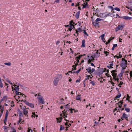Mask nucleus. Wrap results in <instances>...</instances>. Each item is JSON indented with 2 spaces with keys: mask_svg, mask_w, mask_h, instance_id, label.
<instances>
[{
  "mask_svg": "<svg viewBox=\"0 0 132 132\" xmlns=\"http://www.w3.org/2000/svg\"><path fill=\"white\" fill-rule=\"evenodd\" d=\"M85 55L84 54L83 55H79L78 56L76 57V63L75 64V66H77V65H81V63H83L84 62V60H82L81 61V62H79V60H80L81 57L83 55ZM72 66H75V65H73Z\"/></svg>",
  "mask_w": 132,
  "mask_h": 132,
  "instance_id": "nucleus-1",
  "label": "nucleus"
},
{
  "mask_svg": "<svg viewBox=\"0 0 132 132\" xmlns=\"http://www.w3.org/2000/svg\"><path fill=\"white\" fill-rule=\"evenodd\" d=\"M37 98L38 100H39L38 101L39 103H41L42 104H43L45 103L44 100L42 96L38 97Z\"/></svg>",
  "mask_w": 132,
  "mask_h": 132,
  "instance_id": "nucleus-2",
  "label": "nucleus"
},
{
  "mask_svg": "<svg viewBox=\"0 0 132 132\" xmlns=\"http://www.w3.org/2000/svg\"><path fill=\"white\" fill-rule=\"evenodd\" d=\"M98 50H97L96 52L95 53V54L92 56H91V57L93 59V60H94V58L96 57H99L100 56V53H98Z\"/></svg>",
  "mask_w": 132,
  "mask_h": 132,
  "instance_id": "nucleus-3",
  "label": "nucleus"
},
{
  "mask_svg": "<svg viewBox=\"0 0 132 132\" xmlns=\"http://www.w3.org/2000/svg\"><path fill=\"white\" fill-rule=\"evenodd\" d=\"M86 70L87 72H88L90 74L93 73L95 71V69H94L92 68L91 69V68L90 67H89L87 69H86Z\"/></svg>",
  "mask_w": 132,
  "mask_h": 132,
  "instance_id": "nucleus-4",
  "label": "nucleus"
},
{
  "mask_svg": "<svg viewBox=\"0 0 132 132\" xmlns=\"http://www.w3.org/2000/svg\"><path fill=\"white\" fill-rule=\"evenodd\" d=\"M24 102L27 105L31 108H33L34 107V105L33 104L29 103L26 101H25Z\"/></svg>",
  "mask_w": 132,
  "mask_h": 132,
  "instance_id": "nucleus-5",
  "label": "nucleus"
},
{
  "mask_svg": "<svg viewBox=\"0 0 132 132\" xmlns=\"http://www.w3.org/2000/svg\"><path fill=\"white\" fill-rule=\"evenodd\" d=\"M106 68L103 69L102 68L100 69V70L99 72V73L100 74H102L103 72L106 71Z\"/></svg>",
  "mask_w": 132,
  "mask_h": 132,
  "instance_id": "nucleus-6",
  "label": "nucleus"
},
{
  "mask_svg": "<svg viewBox=\"0 0 132 132\" xmlns=\"http://www.w3.org/2000/svg\"><path fill=\"white\" fill-rule=\"evenodd\" d=\"M128 116L127 114H125V113L124 112H123V115L121 117V120L122 121L123 120V119H125Z\"/></svg>",
  "mask_w": 132,
  "mask_h": 132,
  "instance_id": "nucleus-7",
  "label": "nucleus"
},
{
  "mask_svg": "<svg viewBox=\"0 0 132 132\" xmlns=\"http://www.w3.org/2000/svg\"><path fill=\"white\" fill-rule=\"evenodd\" d=\"M62 78V77L61 75V74H59L56 76L55 78L59 81Z\"/></svg>",
  "mask_w": 132,
  "mask_h": 132,
  "instance_id": "nucleus-8",
  "label": "nucleus"
},
{
  "mask_svg": "<svg viewBox=\"0 0 132 132\" xmlns=\"http://www.w3.org/2000/svg\"><path fill=\"white\" fill-rule=\"evenodd\" d=\"M122 63L125 66H126L127 65V62L126 60L124 58H122Z\"/></svg>",
  "mask_w": 132,
  "mask_h": 132,
  "instance_id": "nucleus-9",
  "label": "nucleus"
},
{
  "mask_svg": "<svg viewBox=\"0 0 132 132\" xmlns=\"http://www.w3.org/2000/svg\"><path fill=\"white\" fill-rule=\"evenodd\" d=\"M122 18L124 19L125 20H130L132 19V17L127 16H124L122 17Z\"/></svg>",
  "mask_w": 132,
  "mask_h": 132,
  "instance_id": "nucleus-10",
  "label": "nucleus"
},
{
  "mask_svg": "<svg viewBox=\"0 0 132 132\" xmlns=\"http://www.w3.org/2000/svg\"><path fill=\"white\" fill-rule=\"evenodd\" d=\"M81 70V68H80V69H79L78 70H77L76 71L72 72V71H70L68 72V73L71 72L72 73H78L80 72V71Z\"/></svg>",
  "mask_w": 132,
  "mask_h": 132,
  "instance_id": "nucleus-11",
  "label": "nucleus"
},
{
  "mask_svg": "<svg viewBox=\"0 0 132 132\" xmlns=\"http://www.w3.org/2000/svg\"><path fill=\"white\" fill-rule=\"evenodd\" d=\"M102 15H104V17H106L109 16L111 15V13H104L102 14Z\"/></svg>",
  "mask_w": 132,
  "mask_h": 132,
  "instance_id": "nucleus-12",
  "label": "nucleus"
},
{
  "mask_svg": "<svg viewBox=\"0 0 132 132\" xmlns=\"http://www.w3.org/2000/svg\"><path fill=\"white\" fill-rule=\"evenodd\" d=\"M14 86L15 87V88L14 89V90L16 91H19V85H18L17 86V85H14Z\"/></svg>",
  "mask_w": 132,
  "mask_h": 132,
  "instance_id": "nucleus-13",
  "label": "nucleus"
},
{
  "mask_svg": "<svg viewBox=\"0 0 132 132\" xmlns=\"http://www.w3.org/2000/svg\"><path fill=\"white\" fill-rule=\"evenodd\" d=\"M85 39H83L82 42V45L81 46V47H85Z\"/></svg>",
  "mask_w": 132,
  "mask_h": 132,
  "instance_id": "nucleus-14",
  "label": "nucleus"
},
{
  "mask_svg": "<svg viewBox=\"0 0 132 132\" xmlns=\"http://www.w3.org/2000/svg\"><path fill=\"white\" fill-rule=\"evenodd\" d=\"M92 62V60L89 59L88 61L87 62V63H88V64H90L92 66H95L94 65V64L93 63L91 62Z\"/></svg>",
  "mask_w": 132,
  "mask_h": 132,
  "instance_id": "nucleus-15",
  "label": "nucleus"
},
{
  "mask_svg": "<svg viewBox=\"0 0 132 132\" xmlns=\"http://www.w3.org/2000/svg\"><path fill=\"white\" fill-rule=\"evenodd\" d=\"M62 117L59 118H56L57 123H60L61 121V120L62 119Z\"/></svg>",
  "mask_w": 132,
  "mask_h": 132,
  "instance_id": "nucleus-16",
  "label": "nucleus"
},
{
  "mask_svg": "<svg viewBox=\"0 0 132 132\" xmlns=\"http://www.w3.org/2000/svg\"><path fill=\"white\" fill-rule=\"evenodd\" d=\"M23 112L24 114V115H26L28 113V111L26 109L23 108Z\"/></svg>",
  "mask_w": 132,
  "mask_h": 132,
  "instance_id": "nucleus-17",
  "label": "nucleus"
},
{
  "mask_svg": "<svg viewBox=\"0 0 132 132\" xmlns=\"http://www.w3.org/2000/svg\"><path fill=\"white\" fill-rule=\"evenodd\" d=\"M80 11L76 13L75 16L76 18L78 19L79 17V14H80Z\"/></svg>",
  "mask_w": 132,
  "mask_h": 132,
  "instance_id": "nucleus-18",
  "label": "nucleus"
},
{
  "mask_svg": "<svg viewBox=\"0 0 132 132\" xmlns=\"http://www.w3.org/2000/svg\"><path fill=\"white\" fill-rule=\"evenodd\" d=\"M99 22H93V25L95 26H97L99 25Z\"/></svg>",
  "mask_w": 132,
  "mask_h": 132,
  "instance_id": "nucleus-19",
  "label": "nucleus"
},
{
  "mask_svg": "<svg viewBox=\"0 0 132 132\" xmlns=\"http://www.w3.org/2000/svg\"><path fill=\"white\" fill-rule=\"evenodd\" d=\"M63 117L64 118V120L67 121H68L69 122L70 121L68 120H67V119H65V118H68V116H67V115H65V114H63Z\"/></svg>",
  "mask_w": 132,
  "mask_h": 132,
  "instance_id": "nucleus-20",
  "label": "nucleus"
},
{
  "mask_svg": "<svg viewBox=\"0 0 132 132\" xmlns=\"http://www.w3.org/2000/svg\"><path fill=\"white\" fill-rule=\"evenodd\" d=\"M80 95H78L76 97V99L78 100H80L81 97L80 96Z\"/></svg>",
  "mask_w": 132,
  "mask_h": 132,
  "instance_id": "nucleus-21",
  "label": "nucleus"
},
{
  "mask_svg": "<svg viewBox=\"0 0 132 132\" xmlns=\"http://www.w3.org/2000/svg\"><path fill=\"white\" fill-rule=\"evenodd\" d=\"M18 91H16L15 92V93L16 94L18 95H23L21 94L22 93H21L20 92H18Z\"/></svg>",
  "mask_w": 132,
  "mask_h": 132,
  "instance_id": "nucleus-22",
  "label": "nucleus"
},
{
  "mask_svg": "<svg viewBox=\"0 0 132 132\" xmlns=\"http://www.w3.org/2000/svg\"><path fill=\"white\" fill-rule=\"evenodd\" d=\"M75 24V22L73 20L71 21L70 22V26H73L74 24Z\"/></svg>",
  "mask_w": 132,
  "mask_h": 132,
  "instance_id": "nucleus-23",
  "label": "nucleus"
},
{
  "mask_svg": "<svg viewBox=\"0 0 132 132\" xmlns=\"http://www.w3.org/2000/svg\"><path fill=\"white\" fill-rule=\"evenodd\" d=\"M118 27L119 30H122L123 28V26H122V25H118Z\"/></svg>",
  "mask_w": 132,
  "mask_h": 132,
  "instance_id": "nucleus-24",
  "label": "nucleus"
},
{
  "mask_svg": "<svg viewBox=\"0 0 132 132\" xmlns=\"http://www.w3.org/2000/svg\"><path fill=\"white\" fill-rule=\"evenodd\" d=\"M119 56L115 55L114 56V57L115 58L116 57H117V59H118L119 58H121L122 57V56L120 54V52L119 53Z\"/></svg>",
  "mask_w": 132,
  "mask_h": 132,
  "instance_id": "nucleus-25",
  "label": "nucleus"
},
{
  "mask_svg": "<svg viewBox=\"0 0 132 132\" xmlns=\"http://www.w3.org/2000/svg\"><path fill=\"white\" fill-rule=\"evenodd\" d=\"M121 95V94L120 93H119L118 95H117L115 97L116 98H120Z\"/></svg>",
  "mask_w": 132,
  "mask_h": 132,
  "instance_id": "nucleus-26",
  "label": "nucleus"
},
{
  "mask_svg": "<svg viewBox=\"0 0 132 132\" xmlns=\"http://www.w3.org/2000/svg\"><path fill=\"white\" fill-rule=\"evenodd\" d=\"M57 83L58 82L55 80L54 79L53 81V84L55 86H56L57 85Z\"/></svg>",
  "mask_w": 132,
  "mask_h": 132,
  "instance_id": "nucleus-27",
  "label": "nucleus"
},
{
  "mask_svg": "<svg viewBox=\"0 0 132 132\" xmlns=\"http://www.w3.org/2000/svg\"><path fill=\"white\" fill-rule=\"evenodd\" d=\"M112 76L113 77V78L114 79L116 77L117 75L115 73H112Z\"/></svg>",
  "mask_w": 132,
  "mask_h": 132,
  "instance_id": "nucleus-28",
  "label": "nucleus"
},
{
  "mask_svg": "<svg viewBox=\"0 0 132 132\" xmlns=\"http://www.w3.org/2000/svg\"><path fill=\"white\" fill-rule=\"evenodd\" d=\"M11 63L10 62H9L8 63H4V64L6 65H7L8 66H10L11 65Z\"/></svg>",
  "mask_w": 132,
  "mask_h": 132,
  "instance_id": "nucleus-29",
  "label": "nucleus"
},
{
  "mask_svg": "<svg viewBox=\"0 0 132 132\" xmlns=\"http://www.w3.org/2000/svg\"><path fill=\"white\" fill-rule=\"evenodd\" d=\"M122 74H121V73H120V74H119L117 76V77H118V78H120V80H121L122 79L121 78V77H122Z\"/></svg>",
  "mask_w": 132,
  "mask_h": 132,
  "instance_id": "nucleus-30",
  "label": "nucleus"
},
{
  "mask_svg": "<svg viewBox=\"0 0 132 132\" xmlns=\"http://www.w3.org/2000/svg\"><path fill=\"white\" fill-rule=\"evenodd\" d=\"M103 20L102 19H100L99 18H97L96 20H95V22H98L101 21V20Z\"/></svg>",
  "mask_w": 132,
  "mask_h": 132,
  "instance_id": "nucleus-31",
  "label": "nucleus"
},
{
  "mask_svg": "<svg viewBox=\"0 0 132 132\" xmlns=\"http://www.w3.org/2000/svg\"><path fill=\"white\" fill-rule=\"evenodd\" d=\"M82 26H81V27H80L79 28H78L77 29L79 31V32H81L83 31V30H82V29L80 28V27H81Z\"/></svg>",
  "mask_w": 132,
  "mask_h": 132,
  "instance_id": "nucleus-32",
  "label": "nucleus"
},
{
  "mask_svg": "<svg viewBox=\"0 0 132 132\" xmlns=\"http://www.w3.org/2000/svg\"><path fill=\"white\" fill-rule=\"evenodd\" d=\"M83 32L84 33V34L86 35L87 36H88V34L86 32V30H83Z\"/></svg>",
  "mask_w": 132,
  "mask_h": 132,
  "instance_id": "nucleus-33",
  "label": "nucleus"
},
{
  "mask_svg": "<svg viewBox=\"0 0 132 132\" xmlns=\"http://www.w3.org/2000/svg\"><path fill=\"white\" fill-rule=\"evenodd\" d=\"M60 130H62L64 129V126H62V125H61L60 126Z\"/></svg>",
  "mask_w": 132,
  "mask_h": 132,
  "instance_id": "nucleus-34",
  "label": "nucleus"
},
{
  "mask_svg": "<svg viewBox=\"0 0 132 132\" xmlns=\"http://www.w3.org/2000/svg\"><path fill=\"white\" fill-rule=\"evenodd\" d=\"M73 28H72V26H70L69 28V30L71 31Z\"/></svg>",
  "mask_w": 132,
  "mask_h": 132,
  "instance_id": "nucleus-35",
  "label": "nucleus"
},
{
  "mask_svg": "<svg viewBox=\"0 0 132 132\" xmlns=\"http://www.w3.org/2000/svg\"><path fill=\"white\" fill-rule=\"evenodd\" d=\"M125 110L127 112H129L130 111V109L129 108H125Z\"/></svg>",
  "mask_w": 132,
  "mask_h": 132,
  "instance_id": "nucleus-36",
  "label": "nucleus"
},
{
  "mask_svg": "<svg viewBox=\"0 0 132 132\" xmlns=\"http://www.w3.org/2000/svg\"><path fill=\"white\" fill-rule=\"evenodd\" d=\"M119 103H120L121 104V106H120L119 105V107L120 108H121V105H122V104L123 103V102L121 101H120V102H119Z\"/></svg>",
  "mask_w": 132,
  "mask_h": 132,
  "instance_id": "nucleus-37",
  "label": "nucleus"
},
{
  "mask_svg": "<svg viewBox=\"0 0 132 132\" xmlns=\"http://www.w3.org/2000/svg\"><path fill=\"white\" fill-rule=\"evenodd\" d=\"M120 83L118 84V86H119V85H122L123 84V82L122 81H121L120 80L119 81Z\"/></svg>",
  "mask_w": 132,
  "mask_h": 132,
  "instance_id": "nucleus-38",
  "label": "nucleus"
},
{
  "mask_svg": "<svg viewBox=\"0 0 132 132\" xmlns=\"http://www.w3.org/2000/svg\"><path fill=\"white\" fill-rule=\"evenodd\" d=\"M8 114H9V112L7 110L6 112V113L5 116V117H6V118H7L8 116Z\"/></svg>",
  "mask_w": 132,
  "mask_h": 132,
  "instance_id": "nucleus-39",
  "label": "nucleus"
},
{
  "mask_svg": "<svg viewBox=\"0 0 132 132\" xmlns=\"http://www.w3.org/2000/svg\"><path fill=\"white\" fill-rule=\"evenodd\" d=\"M114 9L118 11H120V9L117 7H115L114 8Z\"/></svg>",
  "mask_w": 132,
  "mask_h": 132,
  "instance_id": "nucleus-40",
  "label": "nucleus"
},
{
  "mask_svg": "<svg viewBox=\"0 0 132 132\" xmlns=\"http://www.w3.org/2000/svg\"><path fill=\"white\" fill-rule=\"evenodd\" d=\"M111 40V39H109L108 40V41L106 42V45H107L108 44L110 43Z\"/></svg>",
  "mask_w": 132,
  "mask_h": 132,
  "instance_id": "nucleus-41",
  "label": "nucleus"
},
{
  "mask_svg": "<svg viewBox=\"0 0 132 132\" xmlns=\"http://www.w3.org/2000/svg\"><path fill=\"white\" fill-rule=\"evenodd\" d=\"M86 75L87 76L86 77H87L88 79H89L90 78H92V77H93V76H92V77H90V75Z\"/></svg>",
  "mask_w": 132,
  "mask_h": 132,
  "instance_id": "nucleus-42",
  "label": "nucleus"
},
{
  "mask_svg": "<svg viewBox=\"0 0 132 132\" xmlns=\"http://www.w3.org/2000/svg\"><path fill=\"white\" fill-rule=\"evenodd\" d=\"M108 7L109 8H110V9H111L113 11V10H114V8H113V7L112 6H108Z\"/></svg>",
  "mask_w": 132,
  "mask_h": 132,
  "instance_id": "nucleus-43",
  "label": "nucleus"
},
{
  "mask_svg": "<svg viewBox=\"0 0 132 132\" xmlns=\"http://www.w3.org/2000/svg\"><path fill=\"white\" fill-rule=\"evenodd\" d=\"M104 53L105 54H106V55L107 56L109 54V52L107 51H104Z\"/></svg>",
  "mask_w": 132,
  "mask_h": 132,
  "instance_id": "nucleus-44",
  "label": "nucleus"
},
{
  "mask_svg": "<svg viewBox=\"0 0 132 132\" xmlns=\"http://www.w3.org/2000/svg\"><path fill=\"white\" fill-rule=\"evenodd\" d=\"M3 111H4V108H2V109L1 110V113L0 114H1V115H2V114L3 113Z\"/></svg>",
  "mask_w": 132,
  "mask_h": 132,
  "instance_id": "nucleus-45",
  "label": "nucleus"
},
{
  "mask_svg": "<svg viewBox=\"0 0 132 132\" xmlns=\"http://www.w3.org/2000/svg\"><path fill=\"white\" fill-rule=\"evenodd\" d=\"M62 112L63 113V114H64V113H65L66 115H67V114L66 113L67 112V110H65L62 111Z\"/></svg>",
  "mask_w": 132,
  "mask_h": 132,
  "instance_id": "nucleus-46",
  "label": "nucleus"
},
{
  "mask_svg": "<svg viewBox=\"0 0 132 132\" xmlns=\"http://www.w3.org/2000/svg\"><path fill=\"white\" fill-rule=\"evenodd\" d=\"M32 115L31 117H33H33H34V118H35V113L34 112H32Z\"/></svg>",
  "mask_w": 132,
  "mask_h": 132,
  "instance_id": "nucleus-47",
  "label": "nucleus"
},
{
  "mask_svg": "<svg viewBox=\"0 0 132 132\" xmlns=\"http://www.w3.org/2000/svg\"><path fill=\"white\" fill-rule=\"evenodd\" d=\"M13 130V132H16V130L14 127H13L12 128Z\"/></svg>",
  "mask_w": 132,
  "mask_h": 132,
  "instance_id": "nucleus-48",
  "label": "nucleus"
},
{
  "mask_svg": "<svg viewBox=\"0 0 132 132\" xmlns=\"http://www.w3.org/2000/svg\"><path fill=\"white\" fill-rule=\"evenodd\" d=\"M104 35H105L104 34H103L102 35H101V39H103V38H104Z\"/></svg>",
  "mask_w": 132,
  "mask_h": 132,
  "instance_id": "nucleus-49",
  "label": "nucleus"
},
{
  "mask_svg": "<svg viewBox=\"0 0 132 132\" xmlns=\"http://www.w3.org/2000/svg\"><path fill=\"white\" fill-rule=\"evenodd\" d=\"M90 83L94 86L95 85V83L93 81H92L90 82Z\"/></svg>",
  "mask_w": 132,
  "mask_h": 132,
  "instance_id": "nucleus-50",
  "label": "nucleus"
},
{
  "mask_svg": "<svg viewBox=\"0 0 132 132\" xmlns=\"http://www.w3.org/2000/svg\"><path fill=\"white\" fill-rule=\"evenodd\" d=\"M69 110L71 111V113H73L72 110H74L75 111V110L74 109H72V108H71L70 109H69Z\"/></svg>",
  "mask_w": 132,
  "mask_h": 132,
  "instance_id": "nucleus-51",
  "label": "nucleus"
},
{
  "mask_svg": "<svg viewBox=\"0 0 132 132\" xmlns=\"http://www.w3.org/2000/svg\"><path fill=\"white\" fill-rule=\"evenodd\" d=\"M0 86L1 87H3V85L2 82H0Z\"/></svg>",
  "mask_w": 132,
  "mask_h": 132,
  "instance_id": "nucleus-52",
  "label": "nucleus"
},
{
  "mask_svg": "<svg viewBox=\"0 0 132 132\" xmlns=\"http://www.w3.org/2000/svg\"><path fill=\"white\" fill-rule=\"evenodd\" d=\"M114 80L115 81H117L118 82V83L119 82V79L118 78H114Z\"/></svg>",
  "mask_w": 132,
  "mask_h": 132,
  "instance_id": "nucleus-53",
  "label": "nucleus"
},
{
  "mask_svg": "<svg viewBox=\"0 0 132 132\" xmlns=\"http://www.w3.org/2000/svg\"><path fill=\"white\" fill-rule=\"evenodd\" d=\"M116 71V70H112V71H111V73H115V72Z\"/></svg>",
  "mask_w": 132,
  "mask_h": 132,
  "instance_id": "nucleus-54",
  "label": "nucleus"
},
{
  "mask_svg": "<svg viewBox=\"0 0 132 132\" xmlns=\"http://www.w3.org/2000/svg\"><path fill=\"white\" fill-rule=\"evenodd\" d=\"M130 78L132 77V71H131L130 72Z\"/></svg>",
  "mask_w": 132,
  "mask_h": 132,
  "instance_id": "nucleus-55",
  "label": "nucleus"
},
{
  "mask_svg": "<svg viewBox=\"0 0 132 132\" xmlns=\"http://www.w3.org/2000/svg\"><path fill=\"white\" fill-rule=\"evenodd\" d=\"M109 63H110V66H112L113 65V62H111V63L109 62Z\"/></svg>",
  "mask_w": 132,
  "mask_h": 132,
  "instance_id": "nucleus-56",
  "label": "nucleus"
},
{
  "mask_svg": "<svg viewBox=\"0 0 132 132\" xmlns=\"http://www.w3.org/2000/svg\"><path fill=\"white\" fill-rule=\"evenodd\" d=\"M119 30V29L118 27H116L115 29V30H116V32L118 31Z\"/></svg>",
  "mask_w": 132,
  "mask_h": 132,
  "instance_id": "nucleus-57",
  "label": "nucleus"
},
{
  "mask_svg": "<svg viewBox=\"0 0 132 132\" xmlns=\"http://www.w3.org/2000/svg\"><path fill=\"white\" fill-rule=\"evenodd\" d=\"M117 46V44H113V46L114 47H116Z\"/></svg>",
  "mask_w": 132,
  "mask_h": 132,
  "instance_id": "nucleus-58",
  "label": "nucleus"
},
{
  "mask_svg": "<svg viewBox=\"0 0 132 132\" xmlns=\"http://www.w3.org/2000/svg\"><path fill=\"white\" fill-rule=\"evenodd\" d=\"M30 130H31V132H32V129H29V128H28V132H30Z\"/></svg>",
  "mask_w": 132,
  "mask_h": 132,
  "instance_id": "nucleus-59",
  "label": "nucleus"
},
{
  "mask_svg": "<svg viewBox=\"0 0 132 132\" xmlns=\"http://www.w3.org/2000/svg\"><path fill=\"white\" fill-rule=\"evenodd\" d=\"M68 122H69L68 121H67V122L65 123V125L66 126H68Z\"/></svg>",
  "mask_w": 132,
  "mask_h": 132,
  "instance_id": "nucleus-60",
  "label": "nucleus"
},
{
  "mask_svg": "<svg viewBox=\"0 0 132 132\" xmlns=\"http://www.w3.org/2000/svg\"><path fill=\"white\" fill-rule=\"evenodd\" d=\"M76 33L77 34V36H78V34H79V33H78L79 31L77 30H76Z\"/></svg>",
  "mask_w": 132,
  "mask_h": 132,
  "instance_id": "nucleus-61",
  "label": "nucleus"
},
{
  "mask_svg": "<svg viewBox=\"0 0 132 132\" xmlns=\"http://www.w3.org/2000/svg\"><path fill=\"white\" fill-rule=\"evenodd\" d=\"M60 43V41L59 40H58L56 42V45H57L58 44H59Z\"/></svg>",
  "mask_w": 132,
  "mask_h": 132,
  "instance_id": "nucleus-62",
  "label": "nucleus"
},
{
  "mask_svg": "<svg viewBox=\"0 0 132 132\" xmlns=\"http://www.w3.org/2000/svg\"><path fill=\"white\" fill-rule=\"evenodd\" d=\"M82 5L83 6V7L82 8V9H84L86 7V5Z\"/></svg>",
  "mask_w": 132,
  "mask_h": 132,
  "instance_id": "nucleus-63",
  "label": "nucleus"
},
{
  "mask_svg": "<svg viewBox=\"0 0 132 132\" xmlns=\"http://www.w3.org/2000/svg\"><path fill=\"white\" fill-rule=\"evenodd\" d=\"M74 67L72 68V69L74 70H76V67Z\"/></svg>",
  "mask_w": 132,
  "mask_h": 132,
  "instance_id": "nucleus-64",
  "label": "nucleus"
}]
</instances>
